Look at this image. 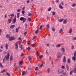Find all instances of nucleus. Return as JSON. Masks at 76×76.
Here are the masks:
<instances>
[{"mask_svg":"<svg viewBox=\"0 0 76 76\" xmlns=\"http://www.w3.org/2000/svg\"><path fill=\"white\" fill-rule=\"evenodd\" d=\"M74 56H73L72 58V60H74V61H75L76 58V51L74 53Z\"/></svg>","mask_w":76,"mask_h":76,"instance_id":"obj_1","label":"nucleus"},{"mask_svg":"<svg viewBox=\"0 0 76 76\" xmlns=\"http://www.w3.org/2000/svg\"><path fill=\"white\" fill-rule=\"evenodd\" d=\"M20 20H21V21H22L23 20V23H24V22L26 21V18H24L23 17H21L20 18Z\"/></svg>","mask_w":76,"mask_h":76,"instance_id":"obj_2","label":"nucleus"},{"mask_svg":"<svg viewBox=\"0 0 76 76\" xmlns=\"http://www.w3.org/2000/svg\"><path fill=\"white\" fill-rule=\"evenodd\" d=\"M10 57V55H9V53H7V55L5 56V58L6 60H9V57Z\"/></svg>","mask_w":76,"mask_h":76,"instance_id":"obj_3","label":"nucleus"},{"mask_svg":"<svg viewBox=\"0 0 76 76\" xmlns=\"http://www.w3.org/2000/svg\"><path fill=\"white\" fill-rule=\"evenodd\" d=\"M15 39L14 37H10L9 39L10 41H12V40H15Z\"/></svg>","mask_w":76,"mask_h":76,"instance_id":"obj_4","label":"nucleus"},{"mask_svg":"<svg viewBox=\"0 0 76 76\" xmlns=\"http://www.w3.org/2000/svg\"><path fill=\"white\" fill-rule=\"evenodd\" d=\"M72 28H70L69 29L68 33L71 34H72Z\"/></svg>","mask_w":76,"mask_h":76,"instance_id":"obj_5","label":"nucleus"},{"mask_svg":"<svg viewBox=\"0 0 76 76\" xmlns=\"http://www.w3.org/2000/svg\"><path fill=\"white\" fill-rule=\"evenodd\" d=\"M56 48H60L61 47V45L60 44H58L56 45Z\"/></svg>","mask_w":76,"mask_h":76,"instance_id":"obj_6","label":"nucleus"},{"mask_svg":"<svg viewBox=\"0 0 76 76\" xmlns=\"http://www.w3.org/2000/svg\"><path fill=\"white\" fill-rule=\"evenodd\" d=\"M61 50L62 51V52H63L64 53L65 52V48H62Z\"/></svg>","mask_w":76,"mask_h":76,"instance_id":"obj_7","label":"nucleus"},{"mask_svg":"<svg viewBox=\"0 0 76 76\" xmlns=\"http://www.w3.org/2000/svg\"><path fill=\"white\" fill-rule=\"evenodd\" d=\"M22 47H23V45H20L19 46L20 48H21V50H22L24 49V48Z\"/></svg>","mask_w":76,"mask_h":76,"instance_id":"obj_8","label":"nucleus"},{"mask_svg":"<svg viewBox=\"0 0 76 76\" xmlns=\"http://www.w3.org/2000/svg\"><path fill=\"white\" fill-rule=\"evenodd\" d=\"M62 56V54L61 53H59L57 57L58 58H60V57H61Z\"/></svg>","mask_w":76,"mask_h":76,"instance_id":"obj_9","label":"nucleus"},{"mask_svg":"<svg viewBox=\"0 0 76 76\" xmlns=\"http://www.w3.org/2000/svg\"><path fill=\"white\" fill-rule=\"evenodd\" d=\"M64 24H66L67 23V19H65L63 21V22Z\"/></svg>","mask_w":76,"mask_h":76,"instance_id":"obj_10","label":"nucleus"},{"mask_svg":"<svg viewBox=\"0 0 76 76\" xmlns=\"http://www.w3.org/2000/svg\"><path fill=\"white\" fill-rule=\"evenodd\" d=\"M15 46L16 49H18V43H15Z\"/></svg>","mask_w":76,"mask_h":76,"instance_id":"obj_11","label":"nucleus"},{"mask_svg":"<svg viewBox=\"0 0 76 76\" xmlns=\"http://www.w3.org/2000/svg\"><path fill=\"white\" fill-rule=\"evenodd\" d=\"M9 47V45L7 44H6L5 45V48L6 50H7L8 49V47Z\"/></svg>","mask_w":76,"mask_h":76,"instance_id":"obj_12","label":"nucleus"},{"mask_svg":"<svg viewBox=\"0 0 76 76\" xmlns=\"http://www.w3.org/2000/svg\"><path fill=\"white\" fill-rule=\"evenodd\" d=\"M15 25H12L10 26V29H13V28H15Z\"/></svg>","mask_w":76,"mask_h":76,"instance_id":"obj_13","label":"nucleus"},{"mask_svg":"<svg viewBox=\"0 0 76 76\" xmlns=\"http://www.w3.org/2000/svg\"><path fill=\"white\" fill-rule=\"evenodd\" d=\"M16 22V18H14L13 20L12 23H15V22Z\"/></svg>","mask_w":76,"mask_h":76,"instance_id":"obj_14","label":"nucleus"},{"mask_svg":"<svg viewBox=\"0 0 76 76\" xmlns=\"http://www.w3.org/2000/svg\"><path fill=\"white\" fill-rule=\"evenodd\" d=\"M59 8H60V9H63V8H64L62 6H61V4H60L59 6Z\"/></svg>","mask_w":76,"mask_h":76,"instance_id":"obj_15","label":"nucleus"},{"mask_svg":"<svg viewBox=\"0 0 76 76\" xmlns=\"http://www.w3.org/2000/svg\"><path fill=\"white\" fill-rule=\"evenodd\" d=\"M19 30V27H18V28H17L16 29V32L17 33H18V31Z\"/></svg>","mask_w":76,"mask_h":76,"instance_id":"obj_16","label":"nucleus"},{"mask_svg":"<svg viewBox=\"0 0 76 76\" xmlns=\"http://www.w3.org/2000/svg\"><path fill=\"white\" fill-rule=\"evenodd\" d=\"M20 15V13L18 12L17 14V18H19V15Z\"/></svg>","mask_w":76,"mask_h":76,"instance_id":"obj_17","label":"nucleus"},{"mask_svg":"<svg viewBox=\"0 0 76 76\" xmlns=\"http://www.w3.org/2000/svg\"><path fill=\"white\" fill-rule=\"evenodd\" d=\"M63 62L64 63H66V57L64 56L63 58Z\"/></svg>","mask_w":76,"mask_h":76,"instance_id":"obj_18","label":"nucleus"},{"mask_svg":"<svg viewBox=\"0 0 76 76\" xmlns=\"http://www.w3.org/2000/svg\"><path fill=\"white\" fill-rule=\"evenodd\" d=\"M23 63V61H21L19 62V65H22Z\"/></svg>","mask_w":76,"mask_h":76,"instance_id":"obj_19","label":"nucleus"},{"mask_svg":"<svg viewBox=\"0 0 76 76\" xmlns=\"http://www.w3.org/2000/svg\"><path fill=\"white\" fill-rule=\"evenodd\" d=\"M26 74V72L24 71L23 72L22 75H25Z\"/></svg>","mask_w":76,"mask_h":76,"instance_id":"obj_20","label":"nucleus"},{"mask_svg":"<svg viewBox=\"0 0 76 76\" xmlns=\"http://www.w3.org/2000/svg\"><path fill=\"white\" fill-rule=\"evenodd\" d=\"M66 68H67V71H69V66H68V65H66Z\"/></svg>","mask_w":76,"mask_h":76,"instance_id":"obj_21","label":"nucleus"},{"mask_svg":"<svg viewBox=\"0 0 76 76\" xmlns=\"http://www.w3.org/2000/svg\"><path fill=\"white\" fill-rule=\"evenodd\" d=\"M10 61H12L13 60V56L12 55L10 56Z\"/></svg>","mask_w":76,"mask_h":76,"instance_id":"obj_22","label":"nucleus"},{"mask_svg":"<svg viewBox=\"0 0 76 76\" xmlns=\"http://www.w3.org/2000/svg\"><path fill=\"white\" fill-rule=\"evenodd\" d=\"M20 68H21V67L20 66H18V67L16 68V71H18V69H20Z\"/></svg>","mask_w":76,"mask_h":76,"instance_id":"obj_23","label":"nucleus"},{"mask_svg":"<svg viewBox=\"0 0 76 76\" xmlns=\"http://www.w3.org/2000/svg\"><path fill=\"white\" fill-rule=\"evenodd\" d=\"M75 69H73V72L75 73H76V66L75 67Z\"/></svg>","mask_w":76,"mask_h":76,"instance_id":"obj_24","label":"nucleus"},{"mask_svg":"<svg viewBox=\"0 0 76 76\" xmlns=\"http://www.w3.org/2000/svg\"><path fill=\"white\" fill-rule=\"evenodd\" d=\"M63 20H64V19L62 18L61 19L58 20V21H59V22H61L63 21Z\"/></svg>","mask_w":76,"mask_h":76,"instance_id":"obj_25","label":"nucleus"},{"mask_svg":"<svg viewBox=\"0 0 76 76\" xmlns=\"http://www.w3.org/2000/svg\"><path fill=\"white\" fill-rule=\"evenodd\" d=\"M68 63L69 64H70V58H68L67 60Z\"/></svg>","mask_w":76,"mask_h":76,"instance_id":"obj_26","label":"nucleus"},{"mask_svg":"<svg viewBox=\"0 0 76 76\" xmlns=\"http://www.w3.org/2000/svg\"><path fill=\"white\" fill-rule=\"evenodd\" d=\"M28 58L29 61H31V56H29L28 57Z\"/></svg>","mask_w":76,"mask_h":76,"instance_id":"obj_27","label":"nucleus"},{"mask_svg":"<svg viewBox=\"0 0 76 76\" xmlns=\"http://www.w3.org/2000/svg\"><path fill=\"white\" fill-rule=\"evenodd\" d=\"M6 75H7V76H10V74H9V73L7 72H6Z\"/></svg>","mask_w":76,"mask_h":76,"instance_id":"obj_28","label":"nucleus"},{"mask_svg":"<svg viewBox=\"0 0 76 76\" xmlns=\"http://www.w3.org/2000/svg\"><path fill=\"white\" fill-rule=\"evenodd\" d=\"M8 20V22L9 23H10L12 22V20H11V19H9Z\"/></svg>","mask_w":76,"mask_h":76,"instance_id":"obj_29","label":"nucleus"},{"mask_svg":"<svg viewBox=\"0 0 76 76\" xmlns=\"http://www.w3.org/2000/svg\"><path fill=\"white\" fill-rule=\"evenodd\" d=\"M46 28L48 29H49V28H50V27L49 26V24H48L46 26Z\"/></svg>","mask_w":76,"mask_h":76,"instance_id":"obj_30","label":"nucleus"},{"mask_svg":"<svg viewBox=\"0 0 76 76\" xmlns=\"http://www.w3.org/2000/svg\"><path fill=\"white\" fill-rule=\"evenodd\" d=\"M6 37L7 38H10V35L9 34H8L6 35Z\"/></svg>","mask_w":76,"mask_h":76,"instance_id":"obj_31","label":"nucleus"},{"mask_svg":"<svg viewBox=\"0 0 76 76\" xmlns=\"http://www.w3.org/2000/svg\"><path fill=\"white\" fill-rule=\"evenodd\" d=\"M62 31H63V29H61L59 30V33L60 34H61V32H62Z\"/></svg>","mask_w":76,"mask_h":76,"instance_id":"obj_32","label":"nucleus"},{"mask_svg":"<svg viewBox=\"0 0 76 76\" xmlns=\"http://www.w3.org/2000/svg\"><path fill=\"white\" fill-rule=\"evenodd\" d=\"M38 31H39V29H37L35 31V34H37L38 33Z\"/></svg>","mask_w":76,"mask_h":76,"instance_id":"obj_33","label":"nucleus"},{"mask_svg":"<svg viewBox=\"0 0 76 76\" xmlns=\"http://www.w3.org/2000/svg\"><path fill=\"white\" fill-rule=\"evenodd\" d=\"M27 19L28 21H31V20H32V19L31 18H28Z\"/></svg>","mask_w":76,"mask_h":76,"instance_id":"obj_34","label":"nucleus"},{"mask_svg":"<svg viewBox=\"0 0 76 76\" xmlns=\"http://www.w3.org/2000/svg\"><path fill=\"white\" fill-rule=\"evenodd\" d=\"M27 44L28 45L30 44H31V41H28L27 42Z\"/></svg>","mask_w":76,"mask_h":76,"instance_id":"obj_35","label":"nucleus"},{"mask_svg":"<svg viewBox=\"0 0 76 76\" xmlns=\"http://www.w3.org/2000/svg\"><path fill=\"white\" fill-rule=\"evenodd\" d=\"M22 14L24 16V14H25V11H22Z\"/></svg>","mask_w":76,"mask_h":76,"instance_id":"obj_36","label":"nucleus"},{"mask_svg":"<svg viewBox=\"0 0 76 76\" xmlns=\"http://www.w3.org/2000/svg\"><path fill=\"white\" fill-rule=\"evenodd\" d=\"M13 17H14V14H12L11 15V18H13Z\"/></svg>","mask_w":76,"mask_h":76,"instance_id":"obj_37","label":"nucleus"},{"mask_svg":"<svg viewBox=\"0 0 76 76\" xmlns=\"http://www.w3.org/2000/svg\"><path fill=\"white\" fill-rule=\"evenodd\" d=\"M76 6V4L75 3H74L72 5V7H75Z\"/></svg>","mask_w":76,"mask_h":76,"instance_id":"obj_38","label":"nucleus"},{"mask_svg":"<svg viewBox=\"0 0 76 76\" xmlns=\"http://www.w3.org/2000/svg\"><path fill=\"white\" fill-rule=\"evenodd\" d=\"M58 73H61V72L60 71L59 69H58Z\"/></svg>","mask_w":76,"mask_h":76,"instance_id":"obj_39","label":"nucleus"},{"mask_svg":"<svg viewBox=\"0 0 76 76\" xmlns=\"http://www.w3.org/2000/svg\"><path fill=\"white\" fill-rule=\"evenodd\" d=\"M0 66L2 68L3 67V65H2V64H1V63H0Z\"/></svg>","mask_w":76,"mask_h":76,"instance_id":"obj_40","label":"nucleus"},{"mask_svg":"<svg viewBox=\"0 0 76 76\" xmlns=\"http://www.w3.org/2000/svg\"><path fill=\"white\" fill-rule=\"evenodd\" d=\"M36 45V44H33L32 45V47H35Z\"/></svg>","mask_w":76,"mask_h":76,"instance_id":"obj_41","label":"nucleus"},{"mask_svg":"<svg viewBox=\"0 0 76 76\" xmlns=\"http://www.w3.org/2000/svg\"><path fill=\"white\" fill-rule=\"evenodd\" d=\"M38 70V67H36L35 69V70L36 71H37Z\"/></svg>","mask_w":76,"mask_h":76,"instance_id":"obj_42","label":"nucleus"},{"mask_svg":"<svg viewBox=\"0 0 76 76\" xmlns=\"http://www.w3.org/2000/svg\"><path fill=\"white\" fill-rule=\"evenodd\" d=\"M26 34H27V32L26 31L24 33V36L26 35Z\"/></svg>","mask_w":76,"mask_h":76,"instance_id":"obj_43","label":"nucleus"},{"mask_svg":"<svg viewBox=\"0 0 76 76\" xmlns=\"http://www.w3.org/2000/svg\"><path fill=\"white\" fill-rule=\"evenodd\" d=\"M50 69L48 68V73H50Z\"/></svg>","mask_w":76,"mask_h":76,"instance_id":"obj_44","label":"nucleus"},{"mask_svg":"<svg viewBox=\"0 0 76 76\" xmlns=\"http://www.w3.org/2000/svg\"><path fill=\"white\" fill-rule=\"evenodd\" d=\"M36 37H37V36H34L33 37V39H32L33 40H34V39L35 38H36Z\"/></svg>","mask_w":76,"mask_h":76,"instance_id":"obj_45","label":"nucleus"},{"mask_svg":"<svg viewBox=\"0 0 76 76\" xmlns=\"http://www.w3.org/2000/svg\"><path fill=\"white\" fill-rule=\"evenodd\" d=\"M42 28V25L40 26L39 29H40V30H41V29Z\"/></svg>","mask_w":76,"mask_h":76,"instance_id":"obj_46","label":"nucleus"},{"mask_svg":"<svg viewBox=\"0 0 76 76\" xmlns=\"http://www.w3.org/2000/svg\"><path fill=\"white\" fill-rule=\"evenodd\" d=\"M31 49V48L30 47H28L27 48V50L28 51H29Z\"/></svg>","mask_w":76,"mask_h":76,"instance_id":"obj_47","label":"nucleus"},{"mask_svg":"<svg viewBox=\"0 0 76 76\" xmlns=\"http://www.w3.org/2000/svg\"><path fill=\"white\" fill-rule=\"evenodd\" d=\"M52 30L53 31V32H55V28H52Z\"/></svg>","mask_w":76,"mask_h":76,"instance_id":"obj_48","label":"nucleus"},{"mask_svg":"<svg viewBox=\"0 0 76 76\" xmlns=\"http://www.w3.org/2000/svg\"><path fill=\"white\" fill-rule=\"evenodd\" d=\"M61 68L62 69H65V67H64V66H61Z\"/></svg>","mask_w":76,"mask_h":76,"instance_id":"obj_49","label":"nucleus"},{"mask_svg":"<svg viewBox=\"0 0 76 76\" xmlns=\"http://www.w3.org/2000/svg\"><path fill=\"white\" fill-rule=\"evenodd\" d=\"M21 10L20 9H18L17 10V12H20Z\"/></svg>","mask_w":76,"mask_h":76,"instance_id":"obj_50","label":"nucleus"},{"mask_svg":"<svg viewBox=\"0 0 76 76\" xmlns=\"http://www.w3.org/2000/svg\"><path fill=\"white\" fill-rule=\"evenodd\" d=\"M51 7H50L48 9V11H50V10H51Z\"/></svg>","mask_w":76,"mask_h":76,"instance_id":"obj_51","label":"nucleus"},{"mask_svg":"<svg viewBox=\"0 0 76 76\" xmlns=\"http://www.w3.org/2000/svg\"><path fill=\"white\" fill-rule=\"evenodd\" d=\"M4 71H5V69H4L1 71V73H3V72H4Z\"/></svg>","mask_w":76,"mask_h":76,"instance_id":"obj_52","label":"nucleus"},{"mask_svg":"<svg viewBox=\"0 0 76 76\" xmlns=\"http://www.w3.org/2000/svg\"><path fill=\"white\" fill-rule=\"evenodd\" d=\"M52 14L53 15H55L56 14V12H53Z\"/></svg>","mask_w":76,"mask_h":76,"instance_id":"obj_53","label":"nucleus"},{"mask_svg":"<svg viewBox=\"0 0 76 76\" xmlns=\"http://www.w3.org/2000/svg\"><path fill=\"white\" fill-rule=\"evenodd\" d=\"M72 73H73V71H71L70 72V75H72Z\"/></svg>","mask_w":76,"mask_h":76,"instance_id":"obj_54","label":"nucleus"},{"mask_svg":"<svg viewBox=\"0 0 76 76\" xmlns=\"http://www.w3.org/2000/svg\"><path fill=\"white\" fill-rule=\"evenodd\" d=\"M18 40L20 41L22 40V39H21V38H20V37H19V38H18Z\"/></svg>","mask_w":76,"mask_h":76,"instance_id":"obj_55","label":"nucleus"},{"mask_svg":"<svg viewBox=\"0 0 76 76\" xmlns=\"http://www.w3.org/2000/svg\"><path fill=\"white\" fill-rule=\"evenodd\" d=\"M56 3H58L59 2V0H56Z\"/></svg>","mask_w":76,"mask_h":76,"instance_id":"obj_56","label":"nucleus"},{"mask_svg":"<svg viewBox=\"0 0 76 76\" xmlns=\"http://www.w3.org/2000/svg\"><path fill=\"white\" fill-rule=\"evenodd\" d=\"M39 58H42V55L40 56Z\"/></svg>","mask_w":76,"mask_h":76,"instance_id":"obj_57","label":"nucleus"},{"mask_svg":"<svg viewBox=\"0 0 76 76\" xmlns=\"http://www.w3.org/2000/svg\"><path fill=\"white\" fill-rule=\"evenodd\" d=\"M32 15V14H31V13H29L28 14V16H31V15Z\"/></svg>","mask_w":76,"mask_h":76,"instance_id":"obj_58","label":"nucleus"},{"mask_svg":"<svg viewBox=\"0 0 76 76\" xmlns=\"http://www.w3.org/2000/svg\"><path fill=\"white\" fill-rule=\"evenodd\" d=\"M75 48V46H72V49H73Z\"/></svg>","mask_w":76,"mask_h":76,"instance_id":"obj_59","label":"nucleus"},{"mask_svg":"<svg viewBox=\"0 0 76 76\" xmlns=\"http://www.w3.org/2000/svg\"><path fill=\"white\" fill-rule=\"evenodd\" d=\"M25 26L26 28H27V27L28 26V25H27L26 24H25Z\"/></svg>","mask_w":76,"mask_h":76,"instance_id":"obj_60","label":"nucleus"},{"mask_svg":"<svg viewBox=\"0 0 76 76\" xmlns=\"http://www.w3.org/2000/svg\"><path fill=\"white\" fill-rule=\"evenodd\" d=\"M60 4L61 5H64V3H63V2H61V3Z\"/></svg>","mask_w":76,"mask_h":76,"instance_id":"obj_61","label":"nucleus"},{"mask_svg":"<svg viewBox=\"0 0 76 76\" xmlns=\"http://www.w3.org/2000/svg\"><path fill=\"white\" fill-rule=\"evenodd\" d=\"M36 53H37V56H39V54H38V51H37Z\"/></svg>","mask_w":76,"mask_h":76,"instance_id":"obj_62","label":"nucleus"},{"mask_svg":"<svg viewBox=\"0 0 76 76\" xmlns=\"http://www.w3.org/2000/svg\"><path fill=\"white\" fill-rule=\"evenodd\" d=\"M27 3L28 4V3H29V0L27 1Z\"/></svg>","mask_w":76,"mask_h":76,"instance_id":"obj_63","label":"nucleus"},{"mask_svg":"<svg viewBox=\"0 0 76 76\" xmlns=\"http://www.w3.org/2000/svg\"><path fill=\"white\" fill-rule=\"evenodd\" d=\"M63 75H64V76L66 75V73L64 72V73H63Z\"/></svg>","mask_w":76,"mask_h":76,"instance_id":"obj_64","label":"nucleus"}]
</instances>
